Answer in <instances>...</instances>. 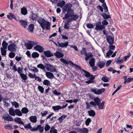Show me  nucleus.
<instances>
[{
	"label": "nucleus",
	"instance_id": "obj_8",
	"mask_svg": "<svg viewBox=\"0 0 133 133\" xmlns=\"http://www.w3.org/2000/svg\"><path fill=\"white\" fill-rule=\"evenodd\" d=\"M106 39L109 45L112 44L114 42V37L108 35L106 37Z\"/></svg>",
	"mask_w": 133,
	"mask_h": 133
},
{
	"label": "nucleus",
	"instance_id": "obj_37",
	"mask_svg": "<svg viewBox=\"0 0 133 133\" xmlns=\"http://www.w3.org/2000/svg\"><path fill=\"white\" fill-rule=\"evenodd\" d=\"M21 12L22 14L24 15L26 14L27 12L26 9L25 7L21 9Z\"/></svg>",
	"mask_w": 133,
	"mask_h": 133
},
{
	"label": "nucleus",
	"instance_id": "obj_27",
	"mask_svg": "<svg viewBox=\"0 0 133 133\" xmlns=\"http://www.w3.org/2000/svg\"><path fill=\"white\" fill-rule=\"evenodd\" d=\"M25 45L28 49L30 50L32 48V45L31 43H25Z\"/></svg>",
	"mask_w": 133,
	"mask_h": 133
},
{
	"label": "nucleus",
	"instance_id": "obj_47",
	"mask_svg": "<svg viewBox=\"0 0 133 133\" xmlns=\"http://www.w3.org/2000/svg\"><path fill=\"white\" fill-rule=\"evenodd\" d=\"M86 26L87 28L89 29H92L94 28V27L93 24L90 23H87Z\"/></svg>",
	"mask_w": 133,
	"mask_h": 133
},
{
	"label": "nucleus",
	"instance_id": "obj_35",
	"mask_svg": "<svg viewBox=\"0 0 133 133\" xmlns=\"http://www.w3.org/2000/svg\"><path fill=\"white\" fill-rule=\"evenodd\" d=\"M20 76L21 78L24 80H26L28 78L26 74H20Z\"/></svg>",
	"mask_w": 133,
	"mask_h": 133
},
{
	"label": "nucleus",
	"instance_id": "obj_21",
	"mask_svg": "<svg viewBox=\"0 0 133 133\" xmlns=\"http://www.w3.org/2000/svg\"><path fill=\"white\" fill-rule=\"evenodd\" d=\"M37 118L36 116H32L29 117V119L31 122L35 123L37 121Z\"/></svg>",
	"mask_w": 133,
	"mask_h": 133
},
{
	"label": "nucleus",
	"instance_id": "obj_49",
	"mask_svg": "<svg viewBox=\"0 0 133 133\" xmlns=\"http://www.w3.org/2000/svg\"><path fill=\"white\" fill-rule=\"evenodd\" d=\"M101 80L103 81L104 82H108L109 81L108 78L107 77H103L101 78Z\"/></svg>",
	"mask_w": 133,
	"mask_h": 133
},
{
	"label": "nucleus",
	"instance_id": "obj_12",
	"mask_svg": "<svg viewBox=\"0 0 133 133\" xmlns=\"http://www.w3.org/2000/svg\"><path fill=\"white\" fill-rule=\"evenodd\" d=\"M43 53L45 56L47 57H49L53 56V55L49 50L44 51Z\"/></svg>",
	"mask_w": 133,
	"mask_h": 133
},
{
	"label": "nucleus",
	"instance_id": "obj_25",
	"mask_svg": "<svg viewBox=\"0 0 133 133\" xmlns=\"http://www.w3.org/2000/svg\"><path fill=\"white\" fill-rule=\"evenodd\" d=\"M15 110L12 108H11L9 110V113L11 116H15Z\"/></svg>",
	"mask_w": 133,
	"mask_h": 133
},
{
	"label": "nucleus",
	"instance_id": "obj_20",
	"mask_svg": "<svg viewBox=\"0 0 133 133\" xmlns=\"http://www.w3.org/2000/svg\"><path fill=\"white\" fill-rule=\"evenodd\" d=\"M23 125L24 126V128L26 130L28 129H30L31 131H34L32 130V129L34 128V127L33 128H32L30 123L26 124L25 125L24 124V125Z\"/></svg>",
	"mask_w": 133,
	"mask_h": 133
},
{
	"label": "nucleus",
	"instance_id": "obj_4",
	"mask_svg": "<svg viewBox=\"0 0 133 133\" xmlns=\"http://www.w3.org/2000/svg\"><path fill=\"white\" fill-rule=\"evenodd\" d=\"M37 67L43 70L44 71H46L45 67L48 71L52 72L54 70L53 66L47 63L45 64V66L42 64H40L37 65Z\"/></svg>",
	"mask_w": 133,
	"mask_h": 133
},
{
	"label": "nucleus",
	"instance_id": "obj_9",
	"mask_svg": "<svg viewBox=\"0 0 133 133\" xmlns=\"http://www.w3.org/2000/svg\"><path fill=\"white\" fill-rule=\"evenodd\" d=\"M38 130L40 133H42L43 132L44 127H42L41 125H39L37 126V127L34 128L32 129V130L34 131H37Z\"/></svg>",
	"mask_w": 133,
	"mask_h": 133
},
{
	"label": "nucleus",
	"instance_id": "obj_13",
	"mask_svg": "<svg viewBox=\"0 0 133 133\" xmlns=\"http://www.w3.org/2000/svg\"><path fill=\"white\" fill-rule=\"evenodd\" d=\"M74 11L72 10H70L68 11L67 17H76V15H74ZM64 17H67L66 15H65Z\"/></svg>",
	"mask_w": 133,
	"mask_h": 133
},
{
	"label": "nucleus",
	"instance_id": "obj_46",
	"mask_svg": "<svg viewBox=\"0 0 133 133\" xmlns=\"http://www.w3.org/2000/svg\"><path fill=\"white\" fill-rule=\"evenodd\" d=\"M79 131H82L83 133H88V130L87 128H84L82 130L81 129H79Z\"/></svg>",
	"mask_w": 133,
	"mask_h": 133
},
{
	"label": "nucleus",
	"instance_id": "obj_63",
	"mask_svg": "<svg viewBox=\"0 0 133 133\" xmlns=\"http://www.w3.org/2000/svg\"><path fill=\"white\" fill-rule=\"evenodd\" d=\"M97 9L99 10H100L101 12H103V9L102 7L100 5H98L97 6Z\"/></svg>",
	"mask_w": 133,
	"mask_h": 133
},
{
	"label": "nucleus",
	"instance_id": "obj_16",
	"mask_svg": "<svg viewBox=\"0 0 133 133\" xmlns=\"http://www.w3.org/2000/svg\"><path fill=\"white\" fill-rule=\"evenodd\" d=\"M19 22L21 25L24 28H26L27 26V23L26 21L23 20H19Z\"/></svg>",
	"mask_w": 133,
	"mask_h": 133
},
{
	"label": "nucleus",
	"instance_id": "obj_55",
	"mask_svg": "<svg viewBox=\"0 0 133 133\" xmlns=\"http://www.w3.org/2000/svg\"><path fill=\"white\" fill-rule=\"evenodd\" d=\"M131 56V53L130 52H129L128 53V55L124 57V61H126L128 58H129Z\"/></svg>",
	"mask_w": 133,
	"mask_h": 133
},
{
	"label": "nucleus",
	"instance_id": "obj_19",
	"mask_svg": "<svg viewBox=\"0 0 133 133\" xmlns=\"http://www.w3.org/2000/svg\"><path fill=\"white\" fill-rule=\"evenodd\" d=\"M105 27L104 25H101L98 24L96 25V27L95 28V30L98 31V30H101L104 29Z\"/></svg>",
	"mask_w": 133,
	"mask_h": 133
},
{
	"label": "nucleus",
	"instance_id": "obj_42",
	"mask_svg": "<svg viewBox=\"0 0 133 133\" xmlns=\"http://www.w3.org/2000/svg\"><path fill=\"white\" fill-rule=\"evenodd\" d=\"M43 83L45 85L48 86L50 84V82L49 80L45 79L43 81Z\"/></svg>",
	"mask_w": 133,
	"mask_h": 133
},
{
	"label": "nucleus",
	"instance_id": "obj_24",
	"mask_svg": "<svg viewBox=\"0 0 133 133\" xmlns=\"http://www.w3.org/2000/svg\"><path fill=\"white\" fill-rule=\"evenodd\" d=\"M88 112L89 115L90 116L94 117L95 115V112L92 110H89Z\"/></svg>",
	"mask_w": 133,
	"mask_h": 133
},
{
	"label": "nucleus",
	"instance_id": "obj_15",
	"mask_svg": "<svg viewBox=\"0 0 133 133\" xmlns=\"http://www.w3.org/2000/svg\"><path fill=\"white\" fill-rule=\"evenodd\" d=\"M105 64V63L103 61L99 60L98 62L97 63V65L100 68H102Z\"/></svg>",
	"mask_w": 133,
	"mask_h": 133
},
{
	"label": "nucleus",
	"instance_id": "obj_2",
	"mask_svg": "<svg viewBox=\"0 0 133 133\" xmlns=\"http://www.w3.org/2000/svg\"><path fill=\"white\" fill-rule=\"evenodd\" d=\"M79 17H63V19H66V21L64 23V27L65 29H68L70 28V24L69 23L71 22L72 20L76 21Z\"/></svg>",
	"mask_w": 133,
	"mask_h": 133
},
{
	"label": "nucleus",
	"instance_id": "obj_7",
	"mask_svg": "<svg viewBox=\"0 0 133 133\" xmlns=\"http://www.w3.org/2000/svg\"><path fill=\"white\" fill-rule=\"evenodd\" d=\"M17 48V45L15 43L9 45L8 47V49L9 51L14 52L15 51Z\"/></svg>",
	"mask_w": 133,
	"mask_h": 133
},
{
	"label": "nucleus",
	"instance_id": "obj_32",
	"mask_svg": "<svg viewBox=\"0 0 133 133\" xmlns=\"http://www.w3.org/2000/svg\"><path fill=\"white\" fill-rule=\"evenodd\" d=\"M8 45V44L4 41H3L2 45L3 48L4 49H6Z\"/></svg>",
	"mask_w": 133,
	"mask_h": 133
},
{
	"label": "nucleus",
	"instance_id": "obj_53",
	"mask_svg": "<svg viewBox=\"0 0 133 133\" xmlns=\"http://www.w3.org/2000/svg\"><path fill=\"white\" fill-rule=\"evenodd\" d=\"M50 128V126L48 124H46L44 127V130L46 131H48Z\"/></svg>",
	"mask_w": 133,
	"mask_h": 133
},
{
	"label": "nucleus",
	"instance_id": "obj_59",
	"mask_svg": "<svg viewBox=\"0 0 133 133\" xmlns=\"http://www.w3.org/2000/svg\"><path fill=\"white\" fill-rule=\"evenodd\" d=\"M22 58V57H18V56H16L15 57V59L18 62L21 60Z\"/></svg>",
	"mask_w": 133,
	"mask_h": 133
},
{
	"label": "nucleus",
	"instance_id": "obj_57",
	"mask_svg": "<svg viewBox=\"0 0 133 133\" xmlns=\"http://www.w3.org/2000/svg\"><path fill=\"white\" fill-rule=\"evenodd\" d=\"M94 82V81L92 80L91 79H90L89 80L86 81L85 82L86 83L88 84L93 83Z\"/></svg>",
	"mask_w": 133,
	"mask_h": 133
},
{
	"label": "nucleus",
	"instance_id": "obj_29",
	"mask_svg": "<svg viewBox=\"0 0 133 133\" xmlns=\"http://www.w3.org/2000/svg\"><path fill=\"white\" fill-rule=\"evenodd\" d=\"M64 79V76L61 74H59V81L62 82Z\"/></svg>",
	"mask_w": 133,
	"mask_h": 133
},
{
	"label": "nucleus",
	"instance_id": "obj_40",
	"mask_svg": "<svg viewBox=\"0 0 133 133\" xmlns=\"http://www.w3.org/2000/svg\"><path fill=\"white\" fill-rule=\"evenodd\" d=\"M65 2L64 1H61L60 0H59V6L62 7L65 5Z\"/></svg>",
	"mask_w": 133,
	"mask_h": 133
},
{
	"label": "nucleus",
	"instance_id": "obj_10",
	"mask_svg": "<svg viewBox=\"0 0 133 133\" xmlns=\"http://www.w3.org/2000/svg\"><path fill=\"white\" fill-rule=\"evenodd\" d=\"M34 49L36 51H38L39 52H42L44 50L43 47L41 45H36L34 47Z\"/></svg>",
	"mask_w": 133,
	"mask_h": 133
},
{
	"label": "nucleus",
	"instance_id": "obj_52",
	"mask_svg": "<svg viewBox=\"0 0 133 133\" xmlns=\"http://www.w3.org/2000/svg\"><path fill=\"white\" fill-rule=\"evenodd\" d=\"M5 128L8 129L10 130L12 129V126L11 124H9L8 125H6L4 127Z\"/></svg>",
	"mask_w": 133,
	"mask_h": 133
},
{
	"label": "nucleus",
	"instance_id": "obj_6",
	"mask_svg": "<svg viewBox=\"0 0 133 133\" xmlns=\"http://www.w3.org/2000/svg\"><path fill=\"white\" fill-rule=\"evenodd\" d=\"M94 102L93 101L90 102V104L94 106H96V105H98L99 104L101 103V100L98 97L94 98Z\"/></svg>",
	"mask_w": 133,
	"mask_h": 133
},
{
	"label": "nucleus",
	"instance_id": "obj_17",
	"mask_svg": "<svg viewBox=\"0 0 133 133\" xmlns=\"http://www.w3.org/2000/svg\"><path fill=\"white\" fill-rule=\"evenodd\" d=\"M95 58H91L89 60V63L91 67H93L95 64Z\"/></svg>",
	"mask_w": 133,
	"mask_h": 133
},
{
	"label": "nucleus",
	"instance_id": "obj_38",
	"mask_svg": "<svg viewBox=\"0 0 133 133\" xmlns=\"http://www.w3.org/2000/svg\"><path fill=\"white\" fill-rule=\"evenodd\" d=\"M5 49L2 48H1V53L2 56H4L6 55V52Z\"/></svg>",
	"mask_w": 133,
	"mask_h": 133
},
{
	"label": "nucleus",
	"instance_id": "obj_3",
	"mask_svg": "<svg viewBox=\"0 0 133 133\" xmlns=\"http://www.w3.org/2000/svg\"><path fill=\"white\" fill-rule=\"evenodd\" d=\"M69 62L71 64H72V65H70L71 66L75 65V66H73V67L75 68V69L77 70V68H78L79 70L81 71V72L82 73L84 72L83 74L86 77H89L90 75V74L88 72L84 70L83 69H82L81 67H80L79 66H78L76 64H74V63L71 61L69 60Z\"/></svg>",
	"mask_w": 133,
	"mask_h": 133
},
{
	"label": "nucleus",
	"instance_id": "obj_26",
	"mask_svg": "<svg viewBox=\"0 0 133 133\" xmlns=\"http://www.w3.org/2000/svg\"><path fill=\"white\" fill-rule=\"evenodd\" d=\"M46 77L49 78H52L54 77L53 74L50 72H46Z\"/></svg>",
	"mask_w": 133,
	"mask_h": 133
},
{
	"label": "nucleus",
	"instance_id": "obj_60",
	"mask_svg": "<svg viewBox=\"0 0 133 133\" xmlns=\"http://www.w3.org/2000/svg\"><path fill=\"white\" fill-rule=\"evenodd\" d=\"M85 104L86 105V108L87 109H89L90 108V107L91 106L90 105V104H89L88 102H86Z\"/></svg>",
	"mask_w": 133,
	"mask_h": 133
},
{
	"label": "nucleus",
	"instance_id": "obj_56",
	"mask_svg": "<svg viewBox=\"0 0 133 133\" xmlns=\"http://www.w3.org/2000/svg\"><path fill=\"white\" fill-rule=\"evenodd\" d=\"M110 45L109 46V48L110 50H114L115 48V45H113L112 44Z\"/></svg>",
	"mask_w": 133,
	"mask_h": 133
},
{
	"label": "nucleus",
	"instance_id": "obj_30",
	"mask_svg": "<svg viewBox=\"0 0 133 133\" xmlns=\"http://www.w3.org/2000/svg\"><path fill=\"white\" fill-rule=\"evenodd\" d=\"M21 111L22 114H26L28 112L29 110L27 108L24 107L22 108L21 110Z\"/></svg>",
	"mask_w": 133,
	"mask_h": 133
},
{
	"label": "nucleus",
	"instance_id": "obj_39",
	"mask_svg": "<svg viewBox=\"0 0 133 133\" xmlns=\"http://www.w3.org/2000/svg\"><path fill=\"white\" fill-rule=\"evenodd\" d=\"M11 104L13 106H14L15 108H17L19 105V104L16 101L11 102Z\"/></svg>",
	"mask_w": 133,
	"mask_h": 133
},
{
	"label": "nucleus",
	"instance_id": "obj_31",
	"mask_svg": "<svg viewBox=\"0 0 133 133\" xmlns=\"http://www.w3.org/2000/svg\"><path fill=\"white\" fill-rule=\"evenodd\" d=\"M31 56L33 58H37L39 56V54L37 52H33L31 54Z\"/></svg>",
	"mask_w": 133,
	"mask_h": 133
},
{
	"label": "nucleus",
	"instance_id": "obj_41",
	"mask_svg": "<svg viewBox=\"0 0 133 133\" xmlns=\"http://www.w3.org/2000/svg\"><path fill=\"white\" fill-rule=\"evenodd\" d=\"M15 55V54L14 52H13L11 51L9 53V56L10 58H14Z\"/></svg>",
	"mask_w": 133,
	"mask_h": 133
},
{
	"label": "nucleus",
	"instance_id": "obj_61",
	"mask_svg": "<svg viewBox=\"0 0 133 133\" xmlns=\"http://www.w3.org/2000/svg\"><path fill=\"white\" fill-rule=\"evenodd\" d=\"M26 55L28 57L30 58H31V56L30 52L29 51H27L26 53Z\"/></svg>",
	"mask_w": 133,
	"mask_h": 133
},
{
	"label": "nucleus",
	"instance_id": "obj_62",
	"mask_svg": "<svg viewBox=\"0 0 133 133\" xmlns=\"http://www.w3.org/2000/svg\"><path fill=\"white\" fill-rule=\"evenodd\" d=\"M72 48L74 49L76 51H78V49L77 48V47L75 45H72L70 46Z\"/></svg>",
	"mask_w": 133,
	"mask_h": 133
},
{
	"label": "nucleus",
	"instance_id": "obj_54",
	"mask_svg": "<svg viewBox=\"0 0 133 133\" xmlns=\"http://www.w3.org/2000/svg\"><path fill=\"white\" fill-rule=\"evenodd\" d=\"M8 115L9 116H8L7 121H13L14 119L11 116H9V114H8Z\"/></svg>",
	"mask_w": 133,
	"mask_h": 133
},
{
	"label": "nucleus",
	"instance_id": "obj_5",
	"mask_svg": "<svg viewBox=\"0 0 133 133\" xmlns=\"http://www.w3.org/2000/svg\"><path fill=\"white\" fill-rule=\"evenodd\" d=\"M105 90V89L103 88L101 89L91 88L90 89V90L92 92H94L95 94L97 95L101 94L102 92H104Z\"/></svg>",
	"mask_w": 133,
	"mask_h": 133
},
{
	"label": "nucleus",
	"instance_id": "obj_36",
	"mask_svg": "<svg viewBox=\"0 0 133 133\" xmlns=\"http://www.w3.org/2000/svg\"><path fill=\"white\" fill-rule=\"evenodd\" d=\"M60 61L61 62L65 65H69V63L64 59L62 58H61L60 59Z\"/></svg>",
	"mask_w": 133,
	"mask_h": 133
},
{
	"label": "nucleus",
	"instance_id": "obj_48",
	"mask_svg": "<svg viewBox=\"0 0 133 133\" xmlns=\"http://www.w3.org/2000/svg\"><path fill=\"white\" fill-rule=\"evenodd\" d=\"M113 53V51L110 50L108 51L106 54V56L109 57L110 55H111Z\"/></svg>",
	"mask_w": 133,
	"mask_h": 133
},
{
	"label": "nucleus",
	"instance_id": "obj_1",
	"mask_svg": "<svg viewBox=\"0 0 133 133\" xmlns=\"http://www.w3.org/2000/svg\"><path fill=\"white\" fill-rule=\"evenodd\" d=\"M37 22L40 24L41 28L43 29L45 28L47 30H49L50 29V24L49 22H46L44 18L41 17H39L37 19Z\"/></svg>",
	"mask_w": 133,
	"mask_h": 133
},
{
	"label": "nucleus",
	"instance_id": "obj_64",
	"mask_svg": "<svg viewBox=\"0 0 133 133\" xmlns=\"http://www.w3.org/2000/svg\"><path fill=\"white\" fill-rule=\"evenodd\" d=\"M102 23V24L104 25H107L108 24V22L105 20L103 21Z\"/></svg>",
	"mask_w": 133,
	"mask_h": 133
},
{
	"label": "nucleus",
	"instance_id": "obj_43",
	"mask_svg": "<svg viewBox=\"0 0 133 133\" xmlns=\"http://www.w3.org/2000/svg\"><path fill=\"white\" fill-rule=\"evenodd\" d=\"M38 89L39 91L41 93L43 92L44 91V88L42 86L39 85L38 87Z\"/></svg>",
	"mask_w": 133,
	"mask_h": 133
},
{
	"label": "nucleus",
	"instance_id": "obj_33",
	"mask_svg": "<svg viewBox=\"0 0 133 133\" xmlns=\"http://www.w3.org/2000/svg\"><path fill=\"white\" fill-rule=\"evenodd\" d=\"M104 104L105 102L103 101L101 103H100V104H99V105H98L99 109H103L104 105Z\"/></svg>",
	"mask_w": 133,
	"mask_h": 133
},
{
	"label": "nucleus",
	"instance_id": "obj_34",
	"mask_svg": "<svg viewBox=\"0 0 133 133\" xmlns=\"http://www.w3.org/2000/svg\"><path fill=\"white\" fill-rule=\"evenodd\" d=\"M67 116L65 115H64L59 118V123H61L62 121Z\"/></svg>",
	"mask_w": 133,
	"mask_h": 133
},
{
	"label": "nucleus",
	"instance_id": "obj_50",
	"mask_svg": "<svg viewBox=\"0 0 133 133\" xmlns=\"http://www.w3.org/2000/svg\"><path fill=\"white\" fill-rule=\"evenodd\" d=\"M29 42L31 43L32 45V46H35V45H38L37 44H38V43L37 42L30 41H29Z\"/></svg>",
	"mask_w": 133,
	"mask_h": 133
},
{
	"label": "nucleus",
	"instance_id": "obj_22",
	"mask_svg": "<svg viewBox=\"0 0 133 133\" xmlns=\"http://www.w3.org/2000/svg\"><path fill=\"white\" fill-rule=\"evenodd\" d=\"M69 42L68 41H66L65 43H59V46L62 48L66 47L68 45Z\"/></svg>",
	"mask_w": 133,
	"mask_h": 133
},
{
	"label": "nucleus",
	"instance_id": "obj_58",
	"mask_svg": "<svg viewBox=\"0 0 133 133\" xmlns=\"http://www.w3.org/2000/svg\"><path fill=\"white\" fill-rule=\"evenodd\" d=\"M103 18L106 20H109L110 22L111 23L112 22V19L111 18V17H103Z\"/></svg>",
	"mask_w": 133,
	"mask_h": 133
},
{
	"label": "nucleus",
	"instance_id": "obj_18",
	"mask_svg": "<svg viewBox=\"0 0 133 133\" xmlns=\"http://www.w3.org/2000/svg\"><path fill=\"white\" fill-rule=\"evenodd\" d=\"M34 29V25L33 24H31L28 26L27 30L28 31L30 32H33Z\"/></svg>",
	"mask_w": 133,
	"mask_h": 133
},
{
	"label": "nucleus",
	"instance_id": "obj_45",
	"mask_svg": "<svg viewBox=\"0 0 133 133\" xmlns=\"http://www.w3.org/2000/svg\"><path fill=\"white\" fill-rule=\"evenodd\" d=\"M91 121V119L90 118H88L86 120L85 122V124L87 126H88L89 123Z\"/></svg>",
	"mask_w": 133,
	"mask_h": 133
},
{
	"label": "nucleus",
	"instance_id": "obj_23",
	"mask_svg": "<svg viewBox=\"0 0 133 133\" xmlns=\"http://www.w3.org/2000/svg\"><path fill=\"white\" fill-rule=\"evenodd\" d=\"M15 115H16L19 116H22V113L20 110L18 109H15Z\"/></svg>",
	"mask_w": 133,
	"mask_h": 133
},
{
	"label": "nucleus",
	"instance_id": "obj_28",
	"mask_svg": "<svg viewBox=\"0 0 133 133\" xmlns=\"http://www.w3.org/2000/svg\"><path fill=\"white\" fill-rule=\"evenodd\" d=\"M86 56L85 57V59L86 61L88 60L90 58L93 57V55L91 53L86 54L85 55Z\"/></svg>",
	"mask_w": 133,
	"mask_h": 133
},
{
	"label": "nucleus",
	"instance_id": "obj_14",
	"mask_svg": "<svg viewBox=\"0 0 133 133\" xmlns=\"http://www.w3.org/2000/svg\"><path fill=\"white\" fill-rule=\"evenodd\" d=\"M14 121L16 122L19 124H21L23 125H24V123L19 117H17L14 119Z\"/></svg>",
	"mask_w": 133,
	"mask_h": 133
},
{
	"label": "nucleus",
	"instance_id": "obj_11",
	"mask_svg": "<svg viewBox=\"0 0 133 133\" xmlns=\"http://www.w3.org/2000/svg\"><path fill=\"white\" fill-rule=\"evenodd\" d=\"M72 6L70 4H67L63 8V12L66 11H68L70 10V9L72 7Z\"/></svg>",
	"mask_w": 133,
	"mask_h": 133
},
{
	"label": "nucleus",
	"instance_id": "obj_44",
	"mask_svg": "<svg viewBox=\"0 0 133 133\" xmlns=\"http://www.w3.org/2000/svg\"><path fill=\"white\" fill-rule=\"evenodd\" d=\"M81 52L82 54L85 55L87 54L86 49L85 48H83L82 50L81 51Z\"/></svg>",
	"mask_w": 133,
	"mask_h": 133
},
{
	"label": "nucleus",
	"instance_id": "obj_51",
	"mask_svg": "<svg viewBox=\"0 0 133 133\" xmlns=\"http://www.w3.org/2000/svg\"><path fill=\"white\" fill-rule=\"evenodd\" d=\"M48 114V112L46 110L44 111L43 112H42L41 113V114L42 115V117Z\"/></svg>",
	"mask_w": 133,
	"mask_h": 133
}]
</instances>
